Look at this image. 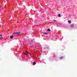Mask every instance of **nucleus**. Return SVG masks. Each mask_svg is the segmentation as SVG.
<instances>
[{"label": "nucleus", "mask_w": 77, "mask_h": 77, "mask_svg": "<svg viewBox=\"0 0 77 77\" xmlns=\"http://www.w3.org/2000/svg\"><path fill=\"white\" fill-rule=\"evenodd\" d=\"M74 23L70 25V27L72 28L74 27Z\"/></svg>", "instance_id": "nucleus-1"}, {"label": "nucleus", "mask_w": 77, "mask_h": 77, "mask_svg": "<svg viewBox=\"0 0 77 77\" xmlns=\"http://www.w3.org/2000/svg\"><path fill=\"white\" fill-rule=\"evenodd\" d=\"M21 33L20 32H16V35H20Z\"/></svg>", "instance_id": "nucleus-2"}, {"label": "nucleus", "mask_w": 77, "mask_h": 77, "mask_svg": "<svg viewBox=\"0 0 77 77\" xmlns=\"http://www.w3.org/2000/svg\"><path fill=\"white\" fill-rule=\"evenodd\" d=\"M43 33L45 35H48V33L47 32H44Z\"/></svg>", "instance_id": "nucleus-3"}, {"label": "nucleus", "mask_w": 77, "mask_h": 77, "mask_svg": "<svg viewBox=\"0 0 77 77\" xmlns=\"http://www.w3.org/2000/svg\"><path fill=\"white\" fill-rule=\"evenodd\" d=\"M26 53H28L29 54H30V52H29V51H26Z\"/></svg>", "instance_id": "nucleus-4"}, {"label": "nucleus", "mask_w": 77, "mask_h": 77, "mask_svg": "<svg viewBox=\"0 0 77 77\" xmlns=\"http://www.w3.org/2000/svg\"><path fill=\"white\" fill-rule=\"evenodd\" d=\"M63 57H60V59L61 60V59H62L63 58Z\"/></svg>", "instance_id": "nucleus-5"}, {"label": "nucleus", "mask_w": 77, "mask_h": 77, "mask_svg": "<svg viewBox=\"0 0 77 77\" xmlns=\"http://www.w3.org/2000/svg\"><path fill=\"white\" fill-rule=\"evenodd\" d=\"M47 31L48 32H50V31H51V30H50V29H48Z\"/></svg>", "instance_id": "nucleus-6"}, {"label": "nucleus", "mask_w": 77, "mask_h": 77, "mask_svg": "<svg viewBox=\"0 0 77 77\" xmlns=\"http://www.w3.org/2000/svg\"><path fill=\"white\" fill-rule=\"evenodd\" d=\"M10 38H11V39H12V38H14V36L13 35H11L10 36Z\"/></svg>", "instance_id": "nucleus-7"}, {"label": "nucleus", "mask_w": 77, "mask_h": 77, "mask_svg": "<svg viewBox=\"0 0 77 77\" xmlns=\"http://www.w3.org/2000/svg\"><path fill=\"white\" fill-rule=\"evenodd\" d=\"M68 23H69V24H71V21H70V20H69V21H68Z\"/></svg>", "instance_id": "nucleus-8"}, {"label": "nucleus", "mask_w": 77, "mask_h": 77, "mask_svg": "<svg viewBox=\"0 0 77 77\" xmlns=\"http://www.w3.org/2000/svg\"><path fill=\"white\" fill-rule=\"evenodd\" d=\"M36 63L35 62H34L33 63V65H35V64H36Z\"/></svg>", "instance_id": "nucleus-9"}, {"label": "nucleus", "mask_w": 77, "mask_h": 77, "mask_svg": "<svg viewBox=\"0 0 77 77\" xmlns=\"http://www.w3.org/2000/svg\"><path fill=\"white\" fill-rule=\"evenodd\" d=\"M58 17H60L61 16L60 15V14H59V15H58Z\"/></svg>", "instance_id": "nucleus-10"}, {"label": "nucleus", "mask_w": 77, "mask_h": 77, "mask_svg": "<svg viewBox=\"0 0 77 77\" xmlns=\"http://www.w3.org/2000/svg\"><path fill=\"white\" fill-rule=\"evenodd\" d=\"M25 54L26 55H27V56H28V54H25V53H24L23 54Z\"/></svg>", "instance_id": "nucleus-11"}, {"label": "nucleus", "mask_w": 77, "mask_h": 77, "mask_svg": "<svg viewBox=\"0 0 77 77\" xmlns=\"http://www.w3.org/2000/svg\"><path fill=\"white\" fill-rule=\"evenodd\" d=\"M54 21H55V22H57V21L56 20H54Z\"/></svg>", "instance_id": "nucleus-12"}, {"label": "nucleus", "mask_w": 77, "mask_h": 77, "mask_svg": "<svg viewBox=\"0 0 77 77\" xmlns=\"http://www.w3.org/2000/svg\"><path fill=\"white\" fill-rule=\"evenodd\" d=\"M0 36H1V37H2V36H3V35H0Z\"/></svg>", "instance_id": "nucleus-13"}, {"label": "nucleus", "mask_w": 77, "mask_h": 77, "mask_svg": "<svg viewBox=\"0 0 77 77\" xmlns=\"http://www.w3.org/2000/svg\"><path fill=\"white\" fill-rule=\"evenodd\" d=\"M13 34H16V32H15V33H13Z\"/></svg>", "instance_id": "nucleus-14"}, {"label": "nucleus", "mask_w": 77, "mask_h": 77, "mask_svg": "<svg viewBox=\"0 0 77 77\" xmlns=\"http://www.w3.org/2000/svg\"><path fill=\"white\" fill-rule=\"evenodd\" d=\"M2 38H3V37H1V38H0V39H2Z\"/></svg>", "instance_id": "nucleus-15"}, {"label": "nucleus", "mask_w": 77, "mask_h": 77, "mask_svg": "<svg viewBox=\"0 0 77 77\" xmlns=\"http://www.w3.org/2000/svg\"><path fill=\"white\" fill-rule=\"evenodd\" d=\"M6 39H5V41H6Z\"/></svg>", "instance_id": "nucleus-16"}]
</instances>
